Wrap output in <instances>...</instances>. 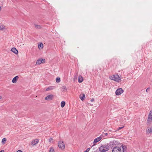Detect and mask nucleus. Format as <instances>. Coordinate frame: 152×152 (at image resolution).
<instances>
[{"instance_id":"obj_31","label":"nucleus","mask_w":152,"mask_h":152,"mask_svg":"<svg viewBox=\"0 0 152 152\" xmlns=\"http://www.w3.org/2000/svg\"><path fill=\"white\" fill-rule=\"evenodd\" d=\"M94 101V99L93 98V99H91V102H93Z\"/></svg>"},{"instance_id":"obj_29","label":"nucleus","mask_w":152,"mask_h":152,"mask_svg":"<svg viewBox=\"0 0 152 152\" xmlns=\"http://www.w3.org/2000/svg\"><path fill=\"white\" fill-rule=\"evenodd\" d=\"M53 140V139L52 138H50V139L49 140V142H51L52 140Z\"/></svg>"},{"instance_id":"obj_37","label":"nucleus","mask_w":152,"mask_h":152,"mask_svg":"<svg viewBox=\"0 0 152 152\" xmlns=\"http://www.w3.org/2000/svg\"><path fill=\"white\" fill-rule=\"evenodd\" d=\"M1 7L0 6V11H1Z\"/></svg>"},{"instance_id":"obj_17","label":"nucleus","mask_w":152,"mask_h":152,"mask_svg":"<svg viewBox=\"0 0 152 152\" xmlns=\"http://www.w3.org/2000/svg\"><path fill=\"white\" fill-rule=\"evenodd\" d=\"M42 63V62L41 61V59H38L37 61L36 64L37 65H39L40 64Z\"/></svg>"},{"instance_id":"obj_10","label":"nucleus","mask_w":152,"mask_h":152,"mask_svg":"<svg viewBox=\"0 0 152 152\" xmlns=\"http://www.w3.org/2000/svg\"><path fill=\"white\" fill-rule=\"evenodd\" d=\"M11 51L14 53L15 54H17L18 53V50L15 48H13L11 49Z\"/></svg>"},{"instance_id":"obj_2","label":"nucleus","mask_w":152,"mask_h":152,"mask_svg":"<svg viewBox=\"0 0 152 152\" xmlns=\"http://www.w3.org/2000/svg\"><path fill=\"white\" fill-rule=\"evenodd\" d=\"M152 121V110H151L148 114V118L147 121V124L149 126Z\"/></svg>"},{"instance_id":"obj_16","label":"nucleus","mask_w":152,"mask_h":152,"mask_svg":"<svg viewBox=\"0 0 152 152\" xmlns=\"http://www.w3.org/2000/svg\"><path fill=\"white\" fill-rule=\"evenodd\" d=\"M5 26L3 24L0 23V30H3L5 28Z\"/></svg>"},{"instance_id":"obj_34","label":"nucleus","mask_w":152,"mask_h":152,"mask_svg":"<svg viewBox=\"0 0 152 152\" xmlns=\"http://www.w3.org/2000/svg\"><path fill=\"white\" fill-rule=\"evenodd\" d=\"M104 134H105V135H106V136L107 135V134H108L107 133H105Z\"/></svg>"},{"instance_id":"obj_13","label":"nucleus","mask_w":152,"mask_h":152,"mask_svg":"<svg viewBox=\"0 0 152 152\" xmlns=\"http://www.w3.org/2000/svg\"><path fill=\"white\" fill-rule=\"evenodd\" d=\"M19 77L18 76H17L13 78L12 80V82L15 83L17 82V80L18 78Z\"/></svg>"},{"instance_id":"obj_1","label":"nucleus","mask_w":152,"mask_h":152,"mask_svg":"<svg viewBox=\"0 0 152 152\" xmlns=\"http://www.w3.org/2000/svg\"><path fill=\"white\" fill-rule=\"evenodd\" d=\"M109 145H103L100 147L99 151L101 152H104L109 150Z\"/></svg>"},{"instance_id":"obj_14","label":"nucleus","mask_w":152,"mask_h":152,"mask_svg":"<svg viewBox=\"0 0 152 152\" xmlns=\"http://www.w3.org/2000/svg\"><path fill=\"white\" fill-rule=\"evenodd\" d=\"M83 80V77L81 75H79L78 77V82L79 83H81Z\"/></svg>"},{"instance_id":"obj_9","label":"nucleus","mask_w":152,"mask_h":152,"mask_svg":"<svg viewBox=\"0 0 152 152\" xmlns=\"http://www.w3.org/2000/svg\"><path fill=\"white\" fill-rule=\"evenodd\" d=\"M39 141V140L37 139L33 140L31 142V144L32 145H34L37 144Z\"/></svg>"},{"instance_id":"obj_20","label":"nucleus","mask_w":152,"mask_h":152,"mask_svg":"<svg viewBox=\"0 0 152 152\" xmlns=\"http://www.w3.org/2000/svg\"><path fill=\"white\" fill-rule=\"evenodd\" d=\"M65 104V102L64 101H62L61 103V106L62 107H64Z\"/></svg>"},{"instance_id":"obj_21","label":"nucleus","mask_w":152,"mask_h":152,"mask_svg":"<svg viewBox=\"0 0 152 152\" xmlns=\"http://www.w3.org/2000/svg\"><path fill=\"white\" fill-rule=\"evenodd\" d=\"M6 140H7V139L5 138H3L2 139V141H1L2 143L3 144H4L5 143V142L6 141Z\"/></svg>"},{"instance_id":"obj_7","label":"nucleus","mask_w":152,"mask_h":152,"mask_svg":"<svg viewBox=\"0 0 152 152\" xmlns=\"http://www.w3.org/2000/svg\"><path fill=\"white\" fill-rule=\"evenodd\" d=\"M112 152H121V147H115L112 150Z\"/></svg>"},{"instance_id":"obj_28","label":"nucleus","mask_w":152,"mask_h":152,"mask_svg":"<svg viewBox=\"0 0 152 152\" xmlns=\"http://www.w3.org/2000/svg\"><path fill=\"white\" fill-rule=\"evenodd\" d=\"M124 127H118L117 129V130H119L123 128Z\"/></svg>"},{"instance_id":"obj_33","label":"nucleus","mask_w":152,"mask_h":152,"mask_svg":"<svg viewBox=\"0 0 152 152\" xmlns=\"http://www.w3.org/2000/svg\"><path fill=\"white\" fill-rule=\"evenodd\" d=\"M17 152H23L20 150H18V151H17Z\"/></svg>"},{"instance_id":"obj_18","label":"nucleus","mask_w":152,"mask_h":152,"mask_svg":"<svg viewBox=\"0 0 152 152\" xmlns=\"http://www.w3.org/2000/svg\"><path fill=\"white\" fill-rule=\"evenodd\" d=\"M61 88L62 91L63 92H65L67 91V89L65 86H63Z\"/></svg>"},{"instance_id":"obj_19","label":"nucleus","mask_w":152,"mask_h":152,"mask_svg":"<svg viewBox=\"0 0 152 152\" xmlns=\"http://www.w3.org/2000/svg\"><path fill=\"white\" fill-rule=\"evenodd\" d=\"M38 48L39 49L42 48H43V45L42 43L39 44L38 45Z\"/></svg>"},{"instance_id":"obj_8","label":"nucleus","mask_w":152,"mask_h":152,"mask_svg":"<svg viewBox=\"0 0 152 152\" xmlns=\"http://www.w3.org/2000/svg\"><path fill=\"white\" fill-rule=\"evenodd\" d=\"M53 95L52 94L48 95L45 98L46 100L49 101L52 100L53 98Z\"/></svg>"},{"instance_id":"obj_30","label":"nucleus","mask_w":152,"mask_h":152,"mask_svg":"<svg viewBox=\"0 0 152 152\" xmlns=\"http://www.w3.org/2000/svg\"><path fill=\"white\" fill-rule=\"evenodd\" d=\"M90 148H88L86 149V151L87 152H88L90 150Z\"/></svg>"},{"instance_id":"obj_5","label":"nucleus","mask_w":152,"mask_h":152,"mask_svg":"<svg viewBox=\"0 0 152 152\" xmlns=\"http://www.w3.org/2000/svg\"><path fill=\"white\" fill-rule=\"evenodd\" d=\"M58 146L61 149L63 150L65 148V145L63 141H59L58 143Z\"/></svg>"},{"instance_id":"obj_38","label":"nucleus","mask_w":152,"mask_h":152,"mask_svg":"<svg viewBox=\"0 0 152 152\" xmlns=\"http://www.w3.org/2000/svg\"><path fill=\"white\" fill-rule=\"evenodd\" d=\"M84 152H87L86 151H85Z\"/></svg>"},{"instance_id":"obj_11","label":"nucleus","mask_w":152,"mask_h":152,"mask_svg":"<svg viewBox=\"0 0 152 152\" xmlns=\"http://www.w3.org/2000/svg\"><path fill=\"white\" fill-rule=\"evenodd\" d=\"M102 137H98L97 138L95 139L94 140V143H96L99 141L101 139Z\"/></svg>"},{"instance_id":"obj_24","label":"nucleus","mask_w":152,"mask_h":152,"mask_svg":"<svg viewBox=\"0 0 152 152\" xmlns=\"http://www.w3.org/2000/svg\"><path fill=\"white\" fill-rule=\"evenodd\" d=\"M60 79L59 77H57L56 79V81L57 83H59L60 82Z\"/></svg>"},{"instance_id":"obj_26","label":"nucleus","mask_w":152,"mask_h":152,"mask_svg":"<svg viewBox=\"0 0 152 152\" xmlns=\"http://www.w3.org/2000/svg\"><path fill=\"white\" fill-rule=\"evenodd\" d=\"M41 61L42 63H44L45 62V59H41Z\"/></svg>"},{"instance_id":"obj_27","label":"nucleus","mask_w":152,"mask_h":152,"mask_svg":"<svg viewBox=\"0 0 152 152\" xmlns=\"http://www.w3.org/2000/svg\"><path fill=\"white\" fill-rule=\"evenodd\" d=\"M150 90V88H148L146 90V92H148V91H149Z\"/></svg>"},{"instance_id":"obj_3","label":"nucleus","mask_w":152,"mask_h":152,"mask_svg":"<svg viewBox=\"0 0 152 152\" xmlns=\"http://www.w3.org/2000/svg\"><path fill=\"white\" fill-rule=\"evenodd\" d=\"M110 79L114 80L116 82H119L120 80V78L118 75H113L109 77Z\"/></svg>"},{"instance_id":"obj_32","label":"nucleus","mask_w":152,"mask_h":152,"mask_svg":"<svg viewBox=\"0 0 152 152\" xmlns=\"http://www.w3.org/2000/svg\"><path fill=\"white\" fill-rule=\"evenodd\" d=\"M77 75L76 76H75V78H77Z\"/></svg>"},{"instance_id":"obj_6","label":"nucleus","mask_w":152,"mask_h":152,"mask_svg":"<svg viewBox=\"0 0 152 152\" xmlns=\"http://www.w3.org/2000/svg\"><path fill=\"white\" fill-rule=\"evenodd\" d=\"M124 92L123 90L121 88H119L117 89L115 91V94L117 95H119Z\"/></svg>"},{"instance_id":"obj_22","label":"nucleus","mask_w":152,"mask_h":152,"mask_svg":"<svg viewBox=\"0 0 152 152\" xmlns=\"http://www.w3.org/2000/svg\"><path fill=\"white\" fill-rule=\"evenodd\" d=\"M80 99L82 100H84L85 99V95L84 94L83 95V96L82 97H81L80 96Z\"/></svg>"},{"instance_id":"obj_15","label":"nucleus","mask_w":152,"mask_h":152,"mask_svg":"<svg viewBox=\"0 0 152 152\" xmlns=\"http://www.w3.org/2000/svg\"><path fill=\"white\" fill-rule=\"evenodd\" d=\"M121 146L123 149V152L126 151V147L125 145H121Z\"/></svg>"},{"instance_id":"obj_25","label":"nucleus","mask_w":152,"mask_h":152,"mask_svg":"<svg viewBox=\"0 0 152 152\" xmlns=\"http://www.w3.org/2000/svg\"><path fill=\"white\" fill-rule=\"evenodd\" d=\"M50 152H54V150L52 148H51L49 151Z\"/></svg>"},{"instance_id":"obj_12","label":"nucleus","mask_w":152,"mask_h":152,"mask_svg":"<svg viewBox=\"0 0 152 152\" xmlns=\"http://www.w3.org/2000/svg\"><path fill=\"white\" fill-rule=\"evenodd\" d=\"M56 88L55 86H50L46 89V91L51 90L54 89Z\"/></svg>"},{"instance_id":"obj_23","label":"nucleus","mask_w":152,"mask_h":152,"mask_svg":"<svg viewBox=\"0 0 152 152\" xmlns=\"http://www.w3.org/2000/svg\"><path fill=\"white\" fill-rule=\"evenodd\" d=\"M35 28L37 29H40L41 28V26L39 25L35 24Z\"/></svg>"},{"instance_id":"obj_36","label":"nucleus","mask_w":152,"mask_h":152,"mask_svg":"<svg viewBox=\"0 0 152 152\" xmlns=\"http://www.w3.org/2000/svg\"><path fill=\"white\" fill-rule=\"evenodd\" d=\"M2 99L1 96H0V99Z\"/></svg>"},{"instance_id":"obj_4","label":"nucleus","mask_w":152,"mask_h":152,"mask_svg":"<svg viewBox=\"0 0 152 152\" xmlns=\"http://www.w3.org/2000/svg\"><path fill=\"white\" fill-rule=\"evenodd\" d=\"M118 142L116 141H113L110 142V146L112 148H114L115 147H118Z\"/></svg>"},{"instance_id":"obj_35","label":"nucleus","mask_w":152,"mask_h":152,"mask_svg":"<svg viewBox=\"0 0 152 152\" xmlns=\"http://www.w3.org/2000/svg\"><path fill=\"white\" fill-rule=\"evenodd\" d=\"M0 152H4V151L3 150H2L0 151Z\"/></svg>"}]
</instances>
